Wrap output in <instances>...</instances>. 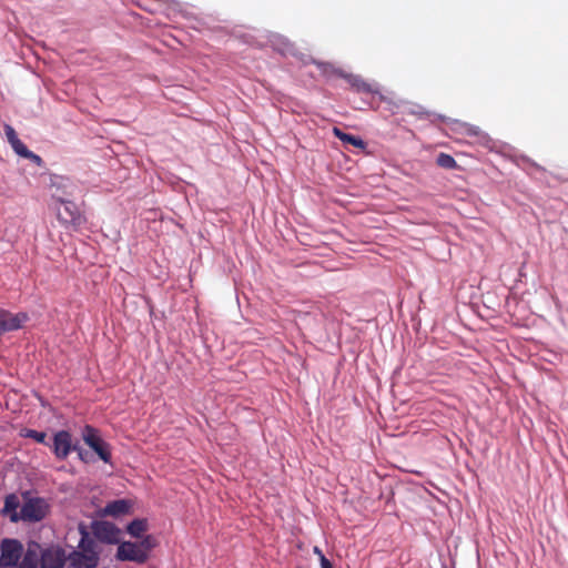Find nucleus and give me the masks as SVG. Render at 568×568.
Segmentation results:
<instances>
[{
	"instance_id": "obj_10",
	"label": "nucleus",
	"mask_w": 568,
	"mask_h": 568,
	"mask_svg": "<svg viewBox=\"0 0 568 568\" xmlns=\"http://www.w3.org/2000/svg\"><path fill=\"white\" fill-rule=\"evenodd\" d=\"M341 78H343L349 84V87L358 93H379L378 87L375 83H369L359 75L344 72L341 73Z\"/></svg>"
},
{
	"instance_id": "obj_19",
	"label": "nucleus",
	"mask_w": 568,
	"mask_h": 568,
	"mask_svg": "<svg viewBox=\"0 0 568 568\" xmlns=\"http://www.w3.org/2000/svg\"><path fill=\"white\" fill-rule=\"evenodd\" d=\"M21 436L26 437V438H31V439L36 440L37 443L48 445V443L45 440L47 434L44 432H38L36 429L26 428L21 432Z\"/></svg>"
},
{
	"instance_id": "obj_7",
	"label": "nucleus",
	"mask_w": 568,
	"mask_h": 568,
	"mask_svg": "<svg viewBox=\"0 0 568 568\" xmlns=\"http://www.w3.org/2000/svg\"><path fill=\"white\" fill-rule=\"evenodd\" d=\"M115 557L122 561H133L136 564H144L149 559L145 551L141 550L136 542L131 541L120 544Z\"/></svg>"
},
{
	"instance_id": "obj_6",
	"label": "nucleus",
	"mask_w": 568,
	"mask_h": 568,
	"mask_svg": "<svg viewBox=\"0 0 568 568\" xmlns=\"http://www.w3.org/2000/svg\"><path fill=\"white\" fill-rule=\"evenodd\" d=\"M47 515V504L42 498H30L21 506V520L40 521Z\"/></svg>"
},
{
	"instance_id": "obj_1",
	"label": "nucleus",
	"mask_w": 568,
	"mask_h": 568,
	"mask_svg": "<svg viewBox=\"0 0 568 568\" xmlns=\"http://www.w3.org/2000/svg\"><path fill=\"white\" fill-rule=\"evenodd\" d=\"M81 539L78 549L68 556L70 568H95L99 564V545L83 527L80 528Z\"/></svg>"
},
{
	"instance_id": "obj_21",
	"label": "nucleus",
	"mask_w": 568,
	"mask_h": 568,
	"mask_svg": "<svg viewBox=\"0 0 568 568\" xmlns=\"http://www.w3.org/2000/svg\"><path fill=\"white\" fill-rule=\"evenodd\" d=\"M139 548L145 551V554L149 556L150 551L156 546L155 539L148 535L145 536L140 542H136Z\"/></svg>"
},
{
	"instance_id": "obj_3",
	"label": "nucleus",
	"mask_w": 568,
	"mask_h": 568,
	"mask_svg": "<svg viewBox=\"0 0 568 568\" xmlns=\"http://www.w3.org/2000/svg\"><path fill=\"white\" fill-rule=\"evenodd\" d=\"M82 435L84 443L97 453L100 459H102L106 464H110V445L100 437L98 430L94 427L87 425L83 429Z\"/></svg>"
},
{
	"instance_id": "obj_20",
	"label": "nucleus",
	"mask_w": 568,
	"mask_h": 568,
	"mask_svg": "<svg viewBox=\"0 0 568 568\" xmlns=\"http://www.w3.org/2000/svg\"><path fill=\"white\" fill-rule=\"evenodd\" d=\"M17 568H38V557L34 552L28 551Z\"/></svg>"
},
{
	"instance_id": "obj_8",
	"label": "nucleus",
	"mask_w": 568,
	"mask_h": 568,
	"mask_svg": "<svg viewBox=\"0 0 568 568\" xmlns=\"http://www.w3.org/2000/svg\"><path fill=\"white\" fill-rule=\"evenodd\" d=\"M26 313L13 314L6 310H0V336L4 333L17 331L27 322Z\"/></svg>"
},
{
	"instance_id": "obj_18",
	"label": "nucleus",
	"mask_w": 568,
	"mask_h": 568,
	"mask_svg": "<svg viewBox=\"0 0 568 568\" xmlns=\"http://www.w3.org/2000/svg\"><path fill=\"white\" fill-rule=\"evenodd\" d=\"M436 164L443 169L455 170L458 168L456 160L447 153H439L436 158Z\"/></svg>"
},
{
	"instance_id": "obj_25",
	"label": "nucleus",
	"mask_w": 568,
	"mask_h": 568,
	"mask_svg": "<svg viewBox=\"0 0 568 568\" xmlns=\"http://www.w3.org/2000/svg\"><path fill=\"white\" fill-rule=\"evenodd\" d=\"M468 133H469V134L477 135V134H478V131L471 128V129H469V130H468Z\"/></svg>"
},
{
	"instance_id": "obj_23",
	"label": "nucleus",
	"mask_w": 568,
	"mask_h": 568,
	"mask_svg": "<svg viewBox=\"0 0 568 568\" xmlns=\"http://www.w3.org/2000/svg\"><path fill=\"white\" fill-rule=\"evenodd\" d=\"M313 552L318 556L320 562H322L323 558H326L323 551L317 546L314 547Z\"/></svg>"
},
{
	"instance_id": "obj_4",
	"label": "nucleus",
	"mask_w": 568,
	"mask_h": 568,
	"mask_svg": "<svg viewBox=\"0 0 568 568\" xmlns=\"http://www.w3.org/2000/svg\"><path fill=\"white\" fill-rule=\"evenodd\" d=\"M22 544L17 539H3L0 545V568L17 566L22 556Z\"/></svg>"
},
{
	"instance_id": "obj_11",
	"label": "nucleus",
	"mask_w": 568,
	"mask_h": 568,
	"mask_svg": "<svg viewBox=\"0 0 568 568\" xmlns=\"http://www.w3.org/2000/svg\"><path fill=\"white\" fill-rule=\"evenodd\" d=\"M94 535L104 542L113 544L118 541L119 529L113 524L103 521L94 527Z\"/></svg>"
},
{
	"instance_id": "obj_9",
	"label": "nucleus",
	"mask_w": 568,
	"mask_h": 568,
	"mask_svg": "<svg viewBox=\"0 0 568 568\" xmlns=\"http://www.w3.org/2000/svg\"><path fill=\"white\" fill-rule=\"evenodd\" d=\"M68 557L61 548L47 549L41 555V568H63Z\"/></svg>"
},
{
	"instance_id": "obj_5",
	"label": "nucleus",
	"mask_w": 568,
	"mask_h": 568,
	"mask_svg": "<svg viewBox=\"0 0 568 568\" xmlns=\"http://www.w3.org/2000/svg\"><path fill=\"white\" fill-rule=\"evenodd\" d=\"M77 449L78 446L73 444L70 432L59 430L54 434L52 452L58 459L64 460L71 452Z\"/></svg>"
},
{
	"instance_id": "obj_14",
	"label": "nucleus",
	"mask_w": 568,
	"mask_h": 568,
	"mask_svg": "<svg viewBox=\"0 0 568 568\" xmlns=\"http://www.w3.org/2000/svg\"><path fill=\"white\" fill-rule=\"evenodd\" d=\"M130 509V505L124 499L114 500L105 506V514L110 516H120L126 514Z\"/></svg>"
},
{
	"instance_id": "obj_15",
	"label": "nucleus",
	"mask_w": 568,
	"mask_h": 568,
	"mask_svg": "<svg viewBox=\"0 0 568 568\" xmlns=\"http://www.w3.org/2000/svg\"><path fill=\"white\" fill-rule=\"evenodd\" d=\"M333 133L342 142L352 144L353 146H356V148H359V149H364L365 148V142L359 136L345 133L342 130H339L338 128H334L333 129Z\"/></svg>"
},
{
	"instance_id": "obj_16",
	"label": "nucleus",
	"mask_w": 568,
	"mask_h": 568,
	"mask_svg": "<svg viewBox=\"0 0 568 568\" xmlns=\"http://www.w3.org/2000/svg\"><path fill=\"white\" fill-rule=\"evenodd\" d=\"M313 63L317 67V69L320 70L321 74L326 77V78H334V77H339L341 78V73H344V71L335 68L332 63L329 62H322V61H316V60H313Z\"/></svg>"
},
{
	"instance_id": "obj_17",
	"label": "nucleus",
	"mask_w": 568,
	"mask_h": 568,
	"mask_svg": "<svg viewBox=\"0 0 568 568\" xmlns=\"http://www.w3.org/2000/svg\"><path fill=\"white\" fill-rule=\"evenodd\" d=\"M126 529L132 537L139 538L148 529V521L146 519H134Z\"/></svg>"
},
{
	"instance_id": "obj_13",
	"label": "nucleus",
	"mask_w": 568,
	"mask_h": 568,
	"mask_svg": "<svg viewBox=\"0 0 568 568\" xmlns=\"http://www.w3.org/2000/svg\"><path fill=\"white\" fill-rule=\"evenodd\" d=\"M20 507V500L16 494H9L4 498V506L2 509V514L9 516L12 523H18L21 520V511H18Z\"/></svg>"
},
{
	"instance_id": "obj_12",
	"label": "nucleus",
	"mask_w": 568,
	"mask_h": 568,
	"mask_svg": "<svg viewBox=\"0 0 568 568\" xmlns=\"http://www.w3.org/2000/svg\"><path fill=\"white\" fill-rule=\"evenodd\" d=\"M4 133L7 136V140L13 151L21 158H26L30 150L27 148V145L18 138L14 129L10 124H4Z\"/></svg>"
},
{
	"instance_id": "obj_2",
	"label": "nucleus",
	"mask_w": 568,
	"mask_h": 568,
	"mask_svg": "<svg viewBox=\"0 0 568 568\" xmlns=\"http://www.w3.org/2000/svg\"><path fill=\"white\" fill-rule=\"evenodd\" d=\"M53 197L62 205L57 212V217L62 224L70 225L77 230L87 222L84 215L74 202L57 197L55 195H53Z\"/></svg>"
},
{
	"instance_id": "obj_26",
	"label": "nucleus",
	"mask_w": 568,
	"mask_h": 568,
	"mask_svg": "<svg viewBox=\"0 0 568 568\" xmlns=\"http://www.w3.org/2000/svg\"><path fill=\"white\" fill-rule=\"evenodd\" d=\"M79 452V457L82 459V460H85L84 458V455L82 454L81 449H77Z\"/></svg>"
},
{
	"instance_id": "obj_22",
	"label": "nucleus",
	"mask_w": 568,
	"mask_h": 568,
	"mask_svg": "<svg viewBox=\"0 0 568 568\" xmlns=\"http://www.w3.org/2000/svg\"><path fill=\"white\" fill-rule=\"evenodd\" d=\"M24 159H28L30 160L32 163H34L37 166H42L43 165V160L40 155L33 153L32 151H30L28 153V155L24 158Z\"/></svg>"
},
{
	"instance_id": "obj_24",
	"label": "nucleus",
	"mask_w": 568,
	"mask_h": 568,
	"mask_svg": "<svg viewBox=\"0 0 568 568\" xmlns=\"http://www.w3.org/2000/svg\"><path fill=\"white\" fill-rule=\"evenodd\" d=\"M321 568H333V565L327 558H323L321 562Z\"/></svg>"
}]
</instances>
